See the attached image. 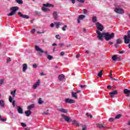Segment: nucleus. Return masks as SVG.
<instances>
[{"label": "nucleus", "mask_w": 130, "mask_h": 130, "mask_svg": "<svg viewBox=\"0 0 130 130\" xmlns=\"http://www.w3.org/2000/svg\"><path fill=\"white\" fill-rule=\"evenodd\" d=\"M116 43L117 44H121V43H122V41L121 40H120V39H118L116 40Z\"/></svg>", "instance_id": "obj_36"}, {"label": "nucleus", "mask_w": 130, "mask_h": 130, "mask_svg": "<svg viewBox=\"0 0 130 130\" xmlns=\"http://www.w3.org/2000/svg\"><path fill=\"white\" fill-rule=\"evenodd\" d=\"M53 16L54 20H57L58 18V15L57 14V12L56 11L54 12Z\"/></svg>", "instance_id": "obj_21"}, {"label": "nucleus", "mask_w": 130, "mask_h": 130, "mask_svg": "<svg viewBox=\"0 0 130 130\" xmlns=\"http://www.w3.org/2000/svg\"><path fill=\"white\" fill-rule=\"evenodd\" d=\"M95 26L96 27V33L98 35L97 38L98 39H101V38L102 37V31H103L104 27H103V25L99 22H96L95 23Z\"/></svg>", "instance_id": "obj_2"}, {"label": "nucleus", "mask_w": 130, "mask_h": 130, "mask_svg": "<svg viewBox=\"0 0 130 130\" xmlns=\"http://www.w3.org/2000/svg\"><path fill=\"white\" fill-rule=\"evenodd\" d=\"M58 110L59 111V112H61L62 113H68L67 110L63 108L58 109Z\"/></svg>", "instance_id": "obj_20"}, {"label": "nucleus", "mask_w": 130, "mask_h": 130, "mask_svg": "<svg viewBox=\"0 0 130 130\" xmlns=\"http://www.w3.org/2000/svg\"><path fill=\"white\" fill-rule=\"evenodd\" d=\"M21 125H22V126H23V127H26V124L25 123H21Z\"/></svg>", "instance_id": "obj_46"}, {"label": "nucleus", "mask_w": 130, "mask_h": 130, "mask_svg": "<svg viewBox=\"0 0 130 130\" xmlns=\"http://www.w3.org/2000/svg\"><path fill=\"white\" fill-rule=\"evenodd\" d=\"M109 44L110 45H112V44H113V42H109Z\"/></svg>", "instance_id": "obj_64"}, {"label": "nucleus", "mask_w": 130, "mask_h": 130, "mask_svg": "<svg viewBox=\"0 0 130 130\" xmlns=\"http://www.w3.org/2000/svg\"><path fill=\"white\" fill-rule=\"evenodd\" d=\"M17 111L18 112V113H20V114H22L23 113V110L22 109V108H21V107H17Z\"/></svg>", "instance_id": "obj_23"}, {"label": "nucleus", "mask_w": 130, "mask_h": 130, "mask_svg": "<svg viewBox=\"0 0 130 130\" xmlns=\"http://www.w3.org/2000/svg\"><path fill=\"white\" fill-rule=\"evenodd\" d=\"M50 27H51L52 28H53V27H54V23H51L50 24Z\"/></svg>", "instance_id": "obj_60"}, {"label": "nucleus", "mask_w": 130, "mask_h": 130, "mask_svg": "<svg viewBox=\"0 0 130 130\" xmlns=\"http://www.w3.org/2000/svg\"><path fill=\"white\" fill-rule=\"evenodd\" d=\"M78 93H81V90H78L76 92H72V96L73 98H75V99H78V95L77 94Z\"/></svg>", "instance_id": "obj_8"}, {"label": "nucleus", "mask_w": 130, "mask_h": 130, "mask_svg": "<svg viewBox=\"0 0 130 130\" xmlns=\"http://www.w3.org/2000/svg\"><path fill=\"white\" fill-rule=\"evenodd\" d=\"M115 13H116V14H124V11H123V9L122 8H115L114 10Z\"/></svg>", "instance_id": "obj_5"}, {"label": "nucleus", "mask_w": 130, "mask_h": 130, "mask_svg": "<svg viewBox=\"0 0 130 130\" xmlns=\"http://www.w3.org/2000/svg\"><path fill=\"white\" fill-rule=\"evenodd\" d=\"M55 37H56V39L60 40V36H59V35H56L55 36Z\"/></svg>", "instance_id": "obj_43"}, {"label": "nucleus", "mask_w": 130, "mask_h": 130, "mask_svg": "<svg viewBox=\"0 0 130 130\" xmlns=\"http://www.w3.org/2000/svg\"><path fill=\"white\" fill-rule=\"evenodd\" d=\"M31 111L28 110L25 112V114H26V116H30L31 115Z\"/></svg>", "instance_id": "obj_29"}, {"label": "nucleus", "mask_w": 130, "mask_h": 130, "mask_svg": "<svg viewBox=\"0 0 130 130\" xmlns=\"http://www.w3.org/2000/svg\"><path fill=\"white\" fill-rule=\"evenodd\" d=\"M80 87V88H85V87H86V85H81Z\"/></svg>", "instance_id": "obj_58"}, {"label": "nucleus", "mask_w": 130, "mask_h": 130, "mask_svg": "<svg viewBox=\"0 0 130 130\" xmlns=\"http://www.w3.org/2000/svg\"><path fill=\"white\" fill-rule=\"evenodd\" d=\"M7 62H10V61H11V58L10 57L7 58Z\"/></svg>", "instance_id": "obj_51"}, {"label": "nucleus", "mask_w": 130, "mask_h": 130, "mask_svg": "<svg viewBox=\"0 0 130 130\" xmlns=\"http://www.w3.org/2000/svg\"><path fill=\"white\" fill-rule=\"evenodd\" d=\"M77 2L81 3V4H84L85 3V0H77Z\"/></svg>", "instance_id": "obj_42"}, {"label": "nucleus", "mask_w": 130, "mask_h": 130, "mask_svg": "<svg viewBox=\"0 0 130 130\" xmlns=\"http://www.w3.org/2000/svg\"><path fill=\"white\" fill-rule=\"evenodd\" d=\"M64 101H65V103H69V104L75 103V100H72L69 98L65 99Z\"/></svg>", "instance_id": "obj_9"}, {"label": "nucleus", "mask_w": 130, "mask_h": 130, "mask_svg": "<svg viewBox=\"0 0 130 130\" xmlns=\"http://www.w3.org/2000/svg\"><path fill=\"white\" fill-rule=\"evenodd\" d=\"M115 9H119L121 8V6H120V5H119V4L116 3L115 4Z\"/></svg>", "instance_id": "obj_30"}, {"label": "nucleus", "mask_w": 130, "mask_h": 130, "mask_svg": "<svg viewBox=\"0 0 130 130\" xmlns=\"http://www.w3.org/2000/svg\"><path fill=\"white\" fill-rule=\"evenodd\" d=\"M42 10L43 12H45L50 11V10H49L48 8H46L44 7L42 8Z\"/></svg>", "instance_id": "obj_28"}, {"label": "nucleus", "mask_w": 130, "mask_h": 130, "mask_svg": "<svg viewBox=\"0 0 130 130\" xmlns=\"http://www.w3.org/2000/svg\"><path fill=\"white\" fill-rule=\"evenodd\" d=\"M103 71H101L99 73H98V76H99V77H102V74H103Z\"/></svg>", "instance_id": "obj_39"}, {"label": "nucleus", "mask_w": 130, "mask_h": 130, "mask_svg": "<svg viewBox=\"0 0 130 130\" xmlns=\"http://www.w3.org/2000/svg\"><path fill=\"white\" fill-rule=\"evenodd\" d=\"M39 85H40V80H38L36 83L34 84L33 86H32V89H34V90H36V89L37 88V87H38V86H39Z\"/></svg>", "instance_id": "obj_10"}, {"label": "nucleus", "mask_w": 130, "mask_h": 130, "mask_svg": "<svg viewBox=\"0 0 130 130\" xmlns=\"http://www.w3.org/2000/svg\"><path fill=\"white\" fill-rule=\"evenodd\" d=\"M0 107H5V101L4 100H0Z\"/></svg>", "instance_id": "obj_25"}, {"label": "nucleus", "mask_w": 130, "mask_h": 130, "mask_svg": "<svg viewBox=\"0 0 130 130\" xmlns=\"http://www.w3.org/2000/svg\"><path fill=\"white\" fill-rule=\"evenodd\" d=\"M86 129H87V126H86V125L83 126L82 130H86Z\"/></svg>", "instance_id": "obj_49"}, {"label": "nucleus", "mask_w": 130, "mask_h": 130, "mask_svg": "<svg viewBox=\"0 0 130 130\" xmlns=\"http://www.w3.org/2000/svg\"><path fill=\"white\" fill-rule=\"evenodd\" d=\"M7 120L6 119H4V118H1V115H0V121H3V122H5Z\"/></svg>", "instance_id": "obj_45"}, {"label": "nucleus", "mask_w": 130, "mask_h": 130, "mask_svg": "<svg viewBox=\"0 0 130 130\" xmlns=\"http://www.w3.org/2000/svg\"><path fill=\"white\" fill-rule=\"evenodd\" d=\"M16 92H17V89H15L14 91L11 92V94L12 95V98H15L16 95Z\"/></svg>", "instance_id": "obj_26"}, {"label": "nucleus", "mask_w": 130, "mask_h": 130, "mask_svg": "<svg viewBox=\"0 0 130 130\" xmlns=\"http://www.w3.org/2000/svg\"><path fill=\"white\" fill-rule=\"evenodd\" d=\"M84 18H86V16L84 15H80L79 16L78 18L77 19V22L79 24H80V23H81V21H80V20H83V19H84Z\"/></svg>", "instance_id": "obj_13"}, {"label": "nucleus", "mask_w": 130, "mask_h": 130, "mask_svg": "<svg viewBox=\"0 0 130 130\" xmlns=\"http://www.w3.org/2000/svg\"><path fill=\"white\" fill-rule=\"evenodd\" d=\"M109 121L110 122H112V121H114V118H110L109 119Z\"/></svg>", "instance_id": "obj_44"}, {"label": "nucleus", "mask_w": 130, "mask_h": 130, "mask_svg": "<svg viewBox=\"0 0 130 130\" xmlns=\"http://www.w3.org/2000/svg\"><path fill=\"white\" fill-rule=\"evenodd\" d=\"M44 102H43V101H42V98H39V100H38V103L39 104H43V103H44Z\"/></svg>", "instance_id": "obj_33"}, {"label": "nucleus", "mask_w": 130, "mask_h": 130, "mask_svg": "<svg viewBox=\"0 0 130 130\" xmlns=\"http://www.w3.org/2000/svg\"><path fill=\"white\" fill-rule=\"evenodd\" d=\"M47 58H48V59H49V60H51V59H52V58H53V56H52L50 55H48Z\"/></svg>", "instance_id": "obj_38"}, {"label": "nucleus", "mask_w": 130, "mask_h": 130, "mask_svg": "<svg viewBox=\"0 0 130 130\" xmlns=\"http://www.w3.org/2000/svg\"><path fill=\"white\" fill-rule=\"evenodd\" d=\"M15 2L17 3V4H19V5L23 4V1L22 0H15Z\"/></svg>", "instance_id": "obj_34"}, {"label": "nucleus", "mask_w": 130, "mask_h": 130, "mask_svg": "<svg viewBox=\"0 0 130 130\" xmlns=\"http://www.w3.org/2000/svg\"><path fill=\"white\" fill-rule=\"evenodd\" d=\"M101 35L102 38L101 39H99L101 41L103 40V37L106 41H108L109 40H111V39H113L115 36L114 33L110 34V32H103Z\"/></svg>", "instance_id": "obj_1"}, {"label": "nucleus", "mask_w": 130, "mask_h": 130, "mask_svg": "<svg viewBox=\"0 0 130 130\" xmlns=\"http://www.w3.org/2000/svg\"><path fill=\"white\" fill-rule=\"evenodd\" d=\"M109 77H110V78L112 77V73L111 72V70L110 71V73L109 74Z\"/></svg>", "instance_id": "obj_53"}, {"label": "nucleus", "mask_w": 130, "mask_h": 130, "mask_svg": "<svg viewBox=\"0 0 130 130\" xmlns=\"http://www.w3.org/2000/svg\"><path fill=\"white\" fill-rule=\"evenodd\" d=\"M118 93V92H117V90H114L113 91L110 92L109 94L111 98H114V95H117Z\"/></svg>", "instance_id": "obj_11"}, {"label": "nucleus", "mask_w": 130, "mask_h": 130, "mask_svg": "<svg viewBox=\"0 0 130 130\" xmlns=\"http://www.w3.org/2000/svg\"><path fill=\"white\" fill-rule=\"evenodd\" d=\"M42 114L45 115H48V114H49V113L48 112H44Z\"/></svg>", "instance_id": "obj_48"}, {"label": "nucleus", "mask_w": 130, "mask_h": 130, "mask_svg": "<svg viewBox=\"0 0 130 130\" xmlns=\"http://www.w3.org/2000/svg\"><path fill=\"white\" fill-rule=\"evenodd\" d=\"M4 82L5 80L4 79H0V86H2V85H4Z\"/></svg>", "instance_id": "obj_37"}, {"label": "nucleus", "mask_w": 130, "mask_h": 130, "mask_svg": "<svg viewBox=\"0 0 130 130\" xmlns=\"http://www.w3.org/2000/svg\"><path fill=\"white\" fill-rule=\"evenodd\" d=\"M124 42L125 44H128L130 43V38H128L127 36L125 35L123 37Z\"/></svg>", "instance_id": "obj_7"}, {"label": "nucleus", "mask_w": 130, "mask_h": 130, "mask_svg": "<svg viewBox=\"0 0 130 130\" xmlns=\"http://www.w3.org/2000/svg\"><path fill=\"white\" fill-rule=\"evenodd\" d=\"M86 115L87 116H88V117H90V118H92V117H93V116H92V115H89V113H86Z\"/></svg>", "instance_id": "obj_47"}, {"label": "nucleus", "mask_w": 130, "mask_h": 130, "mask_svg": "<svg viewBox=\"0 0 130 130\" xmlns=\"http://www.w3.org/2000/svg\"><path fill=\"white\" fill-rule=\"evenodd\" d=\"M55 25H56V28H59V22H55Z\"/></svg>", "instance_id": "obj_40"}, {"label": "nucleus", "mask_w": 130, "mask_h": 130, "mask_svg": "<svg viewBox=\"0 0 130 130\" xmlns=\"http://www.w3.org/2000/svg\"><path fill=\"white\" fill-rule=\"evenodd\" d=\"M107 89H109V90H110V89H111V85H108L107 86Z\"/></svg>", "instance_id": "obj_61"}, {"label": "nucleus", "mask_w": 130, "mask_h": 130, "mask_svg": "<svg viewBox=\"0 0 130 130\" xmlns=\"http://www.w3.org/2000/svg\"><path fill=\"white\" fill-rule=\"evenodd\" d=\"M58 79H59L60 81H62V80L64 79V76L63 75V74L59 75Z\"/></svg>", "instance_id": "obj_24"}, {"label": "nucleus", "mask_w": 130, "mask_h": 130, "mask_svg": "<svg viewBox=\"0 0 130 130\" xmlns=\"http://www.w3.org/2000/svg\"><path fill=\"white\" fill-rule=\"evenodd\" d=\"M40 75H41V76H45V74L43 72H41V73H40Z\"/></svg>", "instance_id": "obj_62"}, {"label": "nucleus", "mask_w": 130, "mask_h": 130, "mask_svg": "<svg viewBox=\"0 0 130 130\" xmlns=\"http://www.w3.org/2000/svg\"><path fill=\"white\" fill-rule=\"evenodd\" d=\"M110 80H111V81H116V79H115V78H113L112 77L110 78Z\"/></svg>", "instance_id": "obj_56"}, {"label": "nucleus", "mask_w": 130, "mask_h": 130, "mask_svg": "<svg viewBox=\"0 0 130 130\" xmlns=\"http://www.w3.org/2000/svg\"><path fill=\"white\" fill-rule=\"evenodd\" d=\"M35 105L34 104H31L27 107V109L28 110H31V109H33V108H35Z\"/></svg>", "instance_id": "obj_27"}, {"label": "nucleus", "mask_w": 130, "mask_h": 130, "mask_svg": "<svg viewBox=\"0 0 130 130\" xmlns=\"http://www.w3.org/2000/svg\"><path fill=\"white\" fill-rule=\"evenodd\" d=\"M35 31H36V30H35V29L33 28L31 31V33H35Z\"/></svg>", "instance_id": "obj_52"}, {"label": "nucleus", "mask_w": 130, "mask_h": 130, "mask_svg": "<svg viewBox=\"0 0 130 130\" xmlns=\"http://www.w3.org/2000/svg\"><path fill=\"white\" fill-rule=\"evenodd\" d=\"M127 37H128L129 38H130V30H129L128 32H127Z\"/></svg>", "instance_id": "obj_54"}, {"label": "nucleus", "mask_w": 130, "mask_h": 130, "mask_svg": "<svg viewBox=\"0 0 130 130\" xmlns=\"http://www.w3.org/2000/svg\"><path fill=\"white\" fill-rule=\"evenodd\" d=\"M62 117L64 119L65 121L68 123L72 122V119L70 117L67 116L64 114L61 115Z\"/></svg>", "instance_id": "obj_6"}, {"label": "nucleus", "mask_w": 130, "mask_h": 130, "mask_svg": "<svg viewBox=\"0 0 130 130\" xmlns=\"http://www.w3.org/2000/svg\"><path fill=\"white\" fill-rule=\"evenodd\" d=\"M60 55H61V56H63V55H64V52H61L60 53Z\"/></svg>", "instance_id": "obj_59"}, {"label": "nucleus", "mask_w": 130, "mask_h": 130, "mask_svg": "<svg viewBox=\"0 0 130 130\" xmlns=\"http://www.w3.org/2000/svg\"><path fill=\"white\" fill-rule=\"evenodd\" d=\"M32 68H34V69H36L37 68V65L36 64H32Z\"/></svg>", "instance_id": "obj_50"}, {"label": "nucleus", "mask_w": 130, "mask_h": 130, "mask_svg": "<svg viewBox=\"0 0 130 130\" xmlns=\"http://www.w3.org/2000/svg\"><path fill=\"white\" fill-rule=\"evenodd\" d=\"M82 12L84 15H88L89 14V11L87 10L86 9H83L82 10Z\"/></svg>", "instance_id": "obj_31"}, {"label": "nucleus", "mask_w": 130, "mask_h": 130, "mask_svg": "<svg viewBox=\"0 0 130 130\" xmlns=\"http://www.w3.org/2000/svg\"><path fill=\"white\" fill-rule=\"evenodd\" d=\"M13 98H12V96H9V102H10V103H12V105L13 106V107H15V101H13Z\"/></svg>", "instance_id": "obj_16"}, {"label": "nucleus", "mask_w": 130, "mask_h": 130, "mask_svg": "<svg viewBox=\"0 0 130 130\" xmlns=\"http://www.w3.org/2000/svg\"><path fill=\"white\" fill-rule=\"evenodd\" d=\"M67 27H68V25H65L62 28V30L63 31H66V28H67Z\"/></svg>", "instance_id": "obj_41"}, {"label": "nucleus", "mask_w": 130, "mask_h": 130, "mask_svg": "<svg viewBox=\"0 0 130 130\" xmlns=\"http://www.w3.org/2000/svg\"><path fill=\"white\" fill-rule=\"evenodd\" d=\"M35 50L36 51H38V52L41 53H43V52H44L46 55H47V56H48V52H47V51H43V50H42L41 48H40L39 46H35Z\"/></svg>", "instance_id": "obj_4"}, {"label": "nucleus", "mask_w": 130, "mask_h": 130, "mask_svg": "<svg viewBox=\"0 0 130 130\" xmlns=\"http://www.w3.org/2000/svg\"><path fill=\"white\" fill-rule=\"evenodd\" d=\"M85 53H86L87 54H89V53H90V51H89V50H86L85 51Z\"/></svg>", "instance_id": "obj_63"}, {"label": "nucleus", "mask_w": 130, "mask_h": 130, "mask_svg": "<svg viewBox=\"0 0 130 130\" xmlns=\"http://www.w3.org/2000/svg\"><path fill=\"white\" fill-rule=\"evenodd\" d=\"M96 126L99 128H107V127L105 126V124H96Z\"/></svg>", "instance_id": "obj_15"}, {"label": "nucleus", "mask_w": 130, "mask_h": 130, "mask_svg": "<svg viewBox=\"0 0 130 130\" xmlns=\"http://www.w3.org/2000/svg\"><path fill=\"white\" fill-rule=\"evenodd\" d=\"M92 22L93 23H95L96 24V22H97V17L96 16H93L92 17Z\"/></svg>", "instance_id": "obj_32"}, {"label": "nucleus", "mask_w": 130, "mask_h": 130, "mask_svg": "<svg viewBox=\"0 0 130 130\" xmlns=\"http://www.w3.org/2000/svg\"><path fill=\"white\" fill-rule=\"evenodd\" d=\"M19 8L17 7H13L10 8V11L11 12L8 14V16H13V15H15L16 14V12L18 11Z\"/></svg>", "instance_id": "obj_3"}, {"label": "nucleus", "mask_w": 130, "mask_h": 130, "mask_svg": "<svg viewBox=\"0 0 130 130\" xmlns=\"http://www.w3.org/2000/svg\"><path fill=\"white\" fill-rule=\"evenodd\" d=\"M121 117V114H118L115 116V118L116 119H119Z\"/></svg>", "instance_id": "obj_35"}, {"label": "nucleus", "mask_w": 130, "mask_h": 130, "mask_svg": "<svg viewBox=\"0 0 130 130\" xmlns=\"http://www.w3.org/2000/svg\"><path fill=\"white\" fill-rule=\"evenodd\" d=\"M18 15L20 16L21 18L23 19H29V16L28 15H23L21 13V12H18Z\"/></svg>", "instance_id": "obj_12"}, {"label": "nucleus", "mask_w": 130, "mask_h": 130, "mask_svg": "<svg viewBox=\"0 0 130 130\" xmlns=\"http://www.w3.org/2000/svg\"><path fill=\"white\" fill-rule=\"evenodd\" d=\"M112 58L114 61L116 60H120L119 58H118V55H114L112 57Z\"/></svg>", "instance_id": "obj_17"}, {"label": "nucleus", "mask_w": 130, "mask_h": 130, "mask_svg": "<svg viewBox=\"0 0 130 130\" xmlns=\"http://www.w3.org/2000/svg\"><path fill=\"white\" fill-rule=\"evenodd\" d=\"M72 121V124H73L74 125H76V126H79V121L76 120H73Z\"/></svg>", "instance_id": "obj_19"}, {"label": "nucleus", "mask_w": 130, "mask_h": 130, "mask_svg": "<svg viewBox=\"0 0 130 130\" xmlns=\"http://www.w3.org/2000/svg\"><path fill=\"white\" fill-rule=\"evenodd\" d=\"M119 53L120 54H122L123 53H124V51H119Z\"/></svg>", "instance_id": "obj_55"}, {"label": "nucleus", "mask_w": 130, "mask_h": 130, "mask_svg": "<svg viewBox=\"0 0 130 130\" xmlns=\"http://www.w3.org/2000/svg\"><path fill=\"white\" fill-rule=\"evenodd\" d=\"M118 44L116 43V44H115V48H118Z\"/></svg>", "instance_id": "obj_57"}, {"label": "nucleus", "mask_w": 130, "mask_h": 130, "mask_svg": "<svg viewBox=\"0 0 130 130\" xmlns=\"http://www.w3.org/2000/svg\"><path fill=\"white\" fill-rule=\"evenodd\" d=\"M43 6L46 7V8H53V7H54V5L50 4L49 3H47L46 4H43Z\"/></svg>", "instance_id": "obj_18"}, {"label": "nucleus", "mask_w": 130, "mask_h": 130, "mask_svg": "<svg viewBox=\"0 0 130 130\" xmlns=\"http://www.w3.org/2000/svg\"><path fill=\"white\" fill-rule=\"evenodd\" d=\"M123 93L124 94H126V97H129L130 95V90L127 89H124L123 90Z\"/></svg>", "instance_id": "obj_14"}, {"label": "nucleus", "mask_w": 130, "mask_h": 130, "mask_svg": "<svg viewBox=\"0 0 130 130\" xmlns=\"http://www.w3.org/2000/svg\"><path fill=\"white\" fill-rule=\"evenodd\" d=\"M28 69V66H27L26 63H24L23 64V69L22 71L23 72H26V70Z\"/></svg>", "instance_id": "obj_22"}]
</instances>
